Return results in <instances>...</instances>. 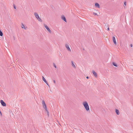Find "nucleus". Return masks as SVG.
Masks as SVG:
<instances>
[{"label": "nucleus", "instance_id": "6", "mask_svg": "<svg viewBox=\"0 0 133 133\" xmlns=\"http://www.w3.org/2000/svg\"><path fill=\"white\" fill-rule=\"evenodd\" d=\"M1 104L3 106H6V103L3 101L2 100H1Z\"/></svg>", "mask_w": 133, "mask_h": 133}, {"label": "nucleus", "instance_id": "4", "mask_svg": "<svg viewBox=\"0 0 133 133\" xmlns=\"http://www.w3.org/2000/svg\"><path fill=\"white\" fill-rule=\"evenodd\" d=\"M42 103L43 105V108L45 109V110H46L47 107L46 104L44 100H42Z\"/></svg>", "mask_w": 133, "mask_h": 133}, {"label": "nucleus", "instance_id": "8", "mask_svg": "<svg viewBox=\"0 0 133 133\" xmlns=\"http://www.w3.org/2000/svg\"><path fill=\"white\" fill-rule=\"evenodd\" d=\"M71 64L72 66L73 67V68L74 69L76 68V66L75 64V63L73 61H71Z\"/></svg>", "mask_w": 133, "mask_h": 133}, {"label": "nucleus", "instance_id": "14", "mask_svg": "<svg viewBox=\"0 0 133 133\" xmlns=\"http://www.w3.org/2000/svg\"><path fill=\"white\" fill-rule=\"evenodd\" d=\"M21 27L22 29H26V28L25 27L23 23L22 24Z\"/></svg>", "mask_w": 133, "mask_h": 133}, {"label": "nucleus", "instance_id": "1", "mask_svg": "<svg viewBox=\"0 0 133 133\" xmlns=\"http://www.w3.org/2000/svg\"><path fill=\"white\" fill-rule=\"evenodd\" d=\"M82 105L84 106L85 109L87 111H89V107L87 102L86 101L83 102H82Z\"/></svg>", "mask_w": 133, "mask_h": 133}, {"label": "nucleus", "instance_id": "15", "mask_svg": "<svg viewBox=\"0 0 133 133\" xmlns=\"http://www.w3.org/2000/svg\"><path fill=\"white\" fill-rule=\"evenodd\" d=\"M112 64L114 66H117V64L115 63L114 62H113L112 63Z\"/></svg>", "mask_w": 133, "mask_h": 133}, {"label": "nucleus", "instance_id": "24", "mask_svg": "<svg viewBox=\"0 0 133 133\" xmlns=\"http://www.w3.org/2000/svg\"><path fill=\"white\" fill-rule=\"evenodd\" d=\"M125 4H126V2H124V4L125 5H126Z\"/></svg>", "mask_w": 133, "mask_h": 133}, {"label": "nucleus", "instance_id": "22", "mask_svg": "<svg viewBox=\"0 0 133 133\" xmlns=\"http://www.w3.org/2000/svg\"><path fill=\"white\" fill-rule=\"evenodd\" d=\"M53 82H54V83L55 84V83H56V81H55V80H54L53 81Z\"/></svg>", "mask_w": 133, "mask_h": 133}, {"label": "nucleus", "instance_id": "2", "mask_svg": "<svg viewBox=\"0 0 133 133\" xmlns=\"http://www.w3.org/2000/svg\"><path fill=\"white\" fill-rule=\"evenodd\" d=\"M34 16L37 19L38 21L41 22L42 21V19L40 18L39 15L36 12H35L34 13Z\"/></svg>", "mask_w": 133, "mask_h": 133}, {"label": "nucleus", "instance_id": "21", "mask_svg": "<svg viewBox=\"0 0 133 133\" xmlns=\"http://www.w3.org/2000/svg\"><path fill=\"white\" fill-rule=\"evenodd\" d=\"M130 46L131 47H132V44H131L130 45Z\"/></svg>", "mask_w": 133, "mask_h": 133}, {"label": "nucleus", "instance_id": "18", "mask_svg": "<svg viewBox=\"0 0 133 133\" xmlns=\"http://www.w3.org/2000/svg\"><path fill=\"white\" fill-rule=\"evenodd\" d=\"M45 111H46L47 114L48 115H49V112L48 111V110H47V109H46V110H45Z\"/></svg>", "mask_w": 133, "mask_h": 133}, {"label": "nucleus", "instance_id": "3", "mask_svg": "<svg viewBox=\"0 0 133 133\" xmlns=\"http://www.w3.org/2000/svg\"><path fill=\"white\" fill-rule=\"evenodd\" d=\"M65 48L67 49V50L69 52H71V50L70 47V45L69 44L67 43L65 44Z\"/></svg>", "mask_w": 133, "mask_h": 133}, {"label": "nucleus", "instance_id": "17", "mask_svg": "<svg viewBox=\"0 0 133 133\" xmlns=\"http://www.w3.org/2000/svg\"><path fill=\"white\" fill-rule=\"evenodd\" d=\"M53 66H54V67L56 68H57V66H56L55 64V63H53Z\"/></svg>", "mask_w": 133, "mask_h": 133}, {"label": "nucleus", "instance_id": "5", "mask_svg": "<svg viewBox=\"0 0 133 133\" xmlns=\"http://www.w3.org/2000/svg\"><path fill=\"white\" fill-rule=\"evenodd\" d=\"M44 27H45V28L48 30V31L49 32H50V33H51V31H50V29L47 26V25H46L45 24H44Z\"/></svg>", "mask_w": 133, "mask_h": 133}, {"label": "nucleus", "instance_id": "20", "mask_svg": "<svg viewBox=\"0 0 133 133\" xmlns=\"http://www.w3.org/2000/svg\"><path fill=\"white\" fill-rule=\"evenodd\" d=\"M94 14L95 15H97V14L96 13H94L93 14Z\"/></svg>", "mask_w": 133, "mask_h": 133}, {"label": "nucleus", "instance_id": "7", "mask_svg": "<svg viewBox=\"0 0 133 133\" xmlns=\"http://www.w3.org/2000/svg\"><path fill=\"white\" fill-rule=\"evenodd\" d=\"M42 79H43V81L46 84L49 86V84H48V82L46 81V80L45 79L44 77L43 76H42Z\"/></svg>", "mask_w": 133, "mask_h": 133}, {"label": "nucleus", "instance_id": "12", "mask_svg": "<svg viewBox=\"0 0 133 133\" xmlns=\"http://www.w3.org/2000/svg\"><path fill=\"white\" fill-rule=\"evenodd\" d=\"M61 18L65 22H66V19L65 18V17L64 16H62Z\"/></svg>", "mask_w": 133, "mask_h": 133}, {"label": "nucleus", "instance_id": "19", "mask_svg": "<svg viewBox=\"0 0 133 133\" xmlns=\"http://www.w3.org/2000/svg\"><path fill=\"white\" fill-rule=\"evenodd\" d=\"M13 6H14V8L16 9V6L15 5H13Z\"/></svg>", "mask_w": 133, "mask_h": 133}, {"label": "nucleus", "instance_id": "23", "mask_svg": "<svg viewBox=\"0 0 133 133\" xmlns=\"http://www.w3.org/2000/svg\"><path fill=\"white\" fill-rule=\"evenodd\" d=\"M107 30H108H108H109V27H108V29H107Z\"/></svg>", "mask_w": 133, "mask_h": 133}, {"label": "nucleus", "instance_id": "25", "mask_svg": "<svg viewBox=\"0 0 133 133\" xmlns=\"http://www.w3.org/2000/svg\"><path fill=\"white\" fill-rule=\"evenodd\" d=\"M88 79V78L89 77L88 76L87 77H86Z\"/></svg>", "mask_w": 133, "mask_h": 133}, {"label": "nucleus", "instance_id": "10", "mask_svg": "<svg viewBox=\"0 0 133 133\" xmlns=\"http://www.w3.org/2000/svg\"><path fill=\"white\" fill-rule=\"evenodd\" d=\"M92 72L94 76L95 77H97V75L96 73L94 71H92Z\"/></svg>", "mask_w": 133, "mask_h": 133}, {"label": "nucleus", "instance_id": "9", "mask_svg": "<svg viewBox=\"0 0 133 133\" xmlns=\"http://www.w3.org/2000/svg\"><path fill=\"white\" fill-rule=\"evenodd\" d=\"M112 39L113 41V42L114 44L115 45H116L117 44V43L116 40V39L115 37L113 36L112 37Z\"/></svg>", "mask_w": 133, "mask_h": 133}, {"label": "nucleus", "instance_id": "13", "mask_svg": "<svg viewBox=\"0 0 133 133\" xmlns=\"http://www.w3.org/2000/svg\"><path fill=\"white\" fill-rule=\"evenodd\" d=\"M95 6L98 8H99V4L98 3H96L95 4Z\"/></svg>", "mask_w": 133, "mask_h": 133}, {"label": "nucleus", "instance_id": "11", "mask_svg": "<svg viewBox=\"0 0 133 133\" xmlns=\"http://www.w3.org/2000/svg\"><path fill=\"white\" fill-rule=\"evenodd\" d=\"M115 112L116 114L118 115H119L120 114L119 112V111L117 109H116L115 110Z\"/></svg>", "mask_w": 133, "mask_h": 133}, {"label": "nucleus", "instance_id": "16", "mask_svg": "<svg viewBox=\"0 0 133 133\" xmlns=\"http://www.w3.org/2000/svg\"><path fill=\"white\" fill-rule=\"evenodd\" d=\"M3 35V33L2 31L0 30V36H2Z\"/></svg>", "mask_w": 133, "mask_h": 133}]
</instances>
